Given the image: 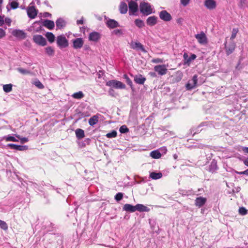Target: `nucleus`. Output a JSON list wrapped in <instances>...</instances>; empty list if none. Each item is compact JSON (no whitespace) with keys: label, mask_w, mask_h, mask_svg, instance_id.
<instances>
[{"label":"nucleus","mask_w":248,"mask_h":248,"mask_svg":"<svg viewBox=\"0 0 248 248\" xmlns=\"http://www.w3.org/2000/svg\"><path fill=\"white\" fill-rule=\"evenodd\" d=\"M36 25H38L39 26V27H38L37 29L36 30V31L37 32V31H40L41 27L39 25V24L38 23H37V22L34 23L33 24V26H35Z\"/></svg>","instance_id":"59"},{"label":"nucleus","mask_w":248,"mask_h":248,"mask_svg":"<svg viewBox=\"0 0 248 248\" xmlns=\"http://www.w3.org/2000/svg\"><path fill=\"white\" fill-rule=\"evenodd\" d=\"M114 90L112 89H110L108 90V93L110 95L113 96V93H114Z\"/></svg>","instance_id":"63"},{"label":"nucleus","mask_w":248,"mask_h":248,"mask_svg":"<svg viewBox=\"0 0 248 248\" xmlns=\"http://www.w3.org/2000/svg\"><path fill=\"white\" fill-rule=\"evenodd\" d=\"M17 70L19 72H20V73H22L23 74H26L29 73V72L28 70H27L25 69H23L22 68H18L17 69Z\"/></svg>","instance_id":"53"},{"label":"nucleus","mask_w":248,"mask_h":248,"mask_svg":"<svg viewBox=\"0 0 248 248\" xmlns=\"http://www.w3.org/2000/svg\"><path fill=\"white\" fill-rule=\"evenodd\" d=\"M9 4L10 5V9L9 8L8 5L7 6L6 8L8 10V11H10L11 9H16L18 7V3L15 1H13L9 3Z\"/></svg>","instance_id":"33"},{"label":"nucleus","mask_w":248,"mask_h":248,"mask_svg":"<svg viewBox=\"0 0 248 248\" xmlns=\"http://www.w3.org/2000/svg\"><path fill=\"white\" fill-rule=\"evenodd\" d=\"M218 169L217 162L215 160H213L209 166L208 170L212 173L215 172Z\"/></svg>","instance_id":"23"},{"label":"nucleus","mask_w":248,"mask_h":248,"mask_svg":"<svg viewBox=\"0 0 248 248\" xmlns=\"http://www.w3.org/2000/svg\"><path fill=\"white\" fill-rule=\"evenodd\" d=\"M107 86L114 88L118 89H124L125 88V85L122 82L115 79L110 80L106 82Z\"/></svg>","instance_id":"1"},{"label":"nucleus","mask_w":248,"mask_h":248,"mask_svg":"<svg viewBox=\"0 0 248 248\" xmlns=\"http://www.w3.org/2000/svg\"><path fill=\"white\" fill-rule=\"evenodd\" d=\"M206 201L207 199L206 198L199 197L196 199L195 201V204L196 206L201 207L206 203Z\"/></svg>","instance_id":"18"},{"label":"nucleus","mask_w":248,"mask_h":248,"mask_svg":"<svg viewBox=\"0 0 248 248\" xmlns=\"http://www.w3.org/2000/svg\"><path fill=\"white\" fill-rule=\"evenodd\" d=\"M190 0H180V2L183 6H186L189 3Z\"/></svg>","instance_id":"54"},{"label":"nucleus","mask_w":248,"mask_h":248,"mask_svg":"<svg viewBox=\"0 0 248 248\" xmlns=\"http://www.w3.org/2000/svg\"><path fill=\"white\" fill-rule=\"evenodd\" d=\"M46 54L49 57L54 55L55 50L52 46H48L45 48Z\"/></svg>","instance_id":"28"},{"label":"nucleus","mask_w":248,"mask_h":248,"mask_svg":"<svg viewBox=\"0 0 248 248\" xmlns=\"http://www.w3.org/2000/svg\"><path fill=\"white\" fill-rule=\"evenodd\" d=\"M123 78H124L125 79V81H126V82L127 83V84L128 85H129L130 86L131 88L132 89H133V83H132L131 80L129 78L128 76L126 74H124L123 76Z\"/></svg>","instance_id":"39"},{"label":"nucleus","mask_w":248,"mask_h":248,"mask_svg":"<svg viewBox=\"0 0 248 248\" xmlns=\"http://www.w3.org/2000/svg\"><path fill=\"white\" fill-rule=\"evenodd\" d=\"M134 80L137 84L143 85L146 80V78L141 75H138L134 77Z\"/></svg>","instance_id":"19"},{"label":"nucleus","mask_w":248,"mask_h":248,"mask_svg":"<svg viewBox=\"0 0 248 248\" xmlns=\"http://www.w3.org/2000/svg\"><path fill=\"white\" fill-rule=\"evenodd\" d=\"M238 31V29L237 28H233L232 30V35L231 36V39L233 40L236 36V34Z\"/></svg>","instance_id":"41"},{"label":"nucleus","mask_w":248,"mask_h":248,"mask_svg":"<svg viewBox=\"0 0 248 248\" xmlns=\"http://www.w3.org/2000/svg\"><path fill=\"white\" fill-rule=\"evenodd\" d=\"M243 163L246 166L248 167V157L243 160Z\"/></svg>","instance_id":"62"},{"label":"nucleus","mask_w":248,"mask_h":248,"mask_svg":"<svg viewBox=\"0 0 248 248\" xmlns=\"http://www.w3.org/2000/svg\"><path fill=\"white\" fill-rule=\"evenodd\" d=\"M167 66L168 65L165 64L157 65L154 67V69L159 76H163L168 72Z\"/></svg>","instance_id":"5"},{"label":"nucleus","mask_w":248,"mask_h":248,"mask_svg":"<svg viewBox=\"0 0 248 248\" xmlns=\"http://www.w3.org/2000/svg\"><path fill=\"white\" fill-rule=\"evenodd\" d=\"M32 4L33 2H31L27 10L28 16L31 19L34 18L37 14V11Z\"/></svg>","instance_id":"8"},{"label":"nucleus","mask_w":248,"mask_h":248,"mask_svg":"<svg viewBox=\"0 0 248 248\" xmlns=\"http://www.w3.org/2000/svg\"><path fill=\"white\" fill-rule=\"evenodd\" d=\"M12 84H5L3 85V90L5 93H9L12 90Z\"/></svg>","instance_id":"35"},{"label":"nucleus","mask_w":248,"mask_h":248,"mask_svg":"<svg viewBox=\"0 0 248 248\" xmlns=\"http://www.w3.org/2000/svg\"><path fill=\"white\" fill-rule=\"evenodd\" d=\"M123 197V194L121 192H119L116 194L115 196V200L117 201H121Z\"/></svg>","instance_id":"45"},{"label":"nucleus","mask_w":248,"mask_h":248,"mask_svg":"<svg viewBox=\"0 0 248 248\" xmlns=\"http://www.w3.org/2000/svg\"><path fill=\"white\" fill-rule=\"evenodd\" d=\"M43 25L49 30H52L55 27V23L52 20L46 19L44 21Z\"/></svg>","instance_id":"22"},{"label":"nucleus","mask_w":248,"mask_h":248,"mask_svg":"<svg viewBox=\"0 0 248 248\" xmlns=\"http://www.w3.org/2000/svg\"><path fill=\"white\" fill-rule=\"evenodd\" d=\"M77 23L78 25H82L83 24V18H81L79 20H77Z\"/></svg>","instance_id":"61"},{"label":"nucleus","mask_w":248,"mask_h":248,"mask_svg":"<svg viewBox=\"0 0 248 248\" xmlns=\"http://www.w3.org/2000/svg\"><path fill=\"white\" fill-rule=\"evenodd\" d=\"M239 213L241 215H245L247 214V210L245 208L242 207L239 208Z\"/></svg>","instance_id":"48"},{"label":"nucleus","mask_w":248,"mask_h":248,"mask_svg":"<svg viewBox=\"0 0 248 248\" xmlns=\"http://www.w3.org/2000/svg\"><path fill=\"white\" fill-rule=\"evenodd\" d=\"M164 62L163 59L155 58L152 60L151 62L154 63H163Z\"/></svg>","instance_id":"46"},{"label":"nucleus","mask_w":248,"mask_h":248,"mask_svg":"<svg viewBox=\"0 0 248 248\" xmlns=\"http://www.w3.org/2000/svg\"><path fill=\"white\" fill-rule=\"evenodd\" d=\"M20 141L22 143H25L28 141V139L27 138H22L20 139Z\"/></svg>","instance_id":"60"},{"label":"nucleus","mask_w":248,"mask_h":248,"mask_svg":"<svg viewBox=\"0 0 248 248\" xmlns=\"http://www.w3.org/2000/svg\"><path fill=\"white\" fill-rule=\"evenodd\" d=\"M205 6L209 10H213L216 7V2L214 0H205Z\"/></svg>","instance_id":"17"},{"label":"nucleus","mask_w":248,"mask_h":248,"mask_svg":"<svg viewBox=\"0 0 248 248\" xmlns=\"http://www.w3.org/2000/svg\"><path fill=\"white\" fill-rule=\"evenodd\" d=\"M123 210L129 212L131 213H133L136 211V205L133 206L130 204H125L123 206Z\"/></svg>","instance_id":"20"},{"label":"nucleus","mask_w":248,"mask_h":248,"mask_svg":"<svg viewBox=\"0 0 248 248\" xmlns=\"http://www.w3.org/2000/svg\"><path fill=\"white\" fill-rule=\"evenodd\" d=\"M140 12L144 15H149L152 13L151 6L147 2H141L140 5Z\"/></svg>","instance_id":"3"},{"label":"nucleus","mask_w":248,"mask_h":248,"mask_svg":"<svg viewBox=\"0 0 248 248\" xmlns=\"http://www.w3.org/2000/svg\"><path fill=\"white\" fill-rule=\"evenodd\" d=\"M98 121V117L97 115H94L89 120V124L90 125L93 126L96 124Z\"/></svg>","instance_id":"30"},{"label":"nucleus","mask_w":248,"mask_h":248,"mask_svg":"<svg viewBox=\"0 0 248 248\" xmlns=\"http://www.w3.org/2000/svg\"><path fill=\"white\" fill-rule=\"evenodd\" d=\"M6 35L5 31L2 28H0V39L4 37Z\"/></svg>","instance_id":"52"},{"label":"nucleus","mask_w":248,"mask_h":248,"mask_svg":"<svg viewBox=\"0 0 248 248\" xmlns=\"http://www.w3.org/2000/svg\"><path fill=\"white\" fill-rule=\"evenodd\" d=\"M34 84L39 89H43L44 88V86L39 80L35 81Z\"/></svg>","instance_id":"47"},{"label":"nucleus","mask_w":248,"mask_h":248,"mask_svg":"<svg viewBox=\"0 0 248 248\" xmlns=\"http://www.w3.org/2000/svg\"><path fill=\"white\" fill-rule=\"evenodd\" d=\"M195 37L198 42L201 45H205L208 43V39L205 33L202 31L199 33L195 35Z\"/></svg>","instance_id":"4"},{"label":"nucleus","mask_w":248,"mask_h":248,"mask_svg":"<svg viewBox=\"0 0 248 248\" xmlns=\"http://www.w3.org/2000/svg\"><path fill=\"white\" fill-rule=\"evenodd\" d=\"M157 17L155 16L149 17L147 19V24L149 26H154L156 24Z\"/></svg>","instance_id":"25"},{"label":"nucleus","mask_w":248,"mask_h":248,"mask_svg":"<svg viewBox=\"0 0 248 248\" xmlns=\"http://www.w3.org/2000/svg\"><path fill=\"white\" fill-rule=\"evenodd\" d=\"M76 137L78 139H81L85 137L84 131L81 129L78 128L75 131Z\"/></svg>","instance_id":"27"},{"label":"nucleus","mask_w":248,"mask_h":248,"mask_svg":"<svg viewBox=\"0 0 248 248\" xmlns=\"http://www.w3.org/2000/svg\"><path fill=\"white\" fill-rule=\"evenodd\" d=\"M135 24L138 27L140 28L143 27L145 25L144 22L140 19H136L135 20Z\"/></svg>","instance_id":"37"},{"label":"nucleus","mask_w":248,"mask_h":248,"mask_svg":"<svg viewBox=\"0 0 248 248\" xmlns=\"http://www.w3.org/2000/svg\"><path fill=\"white\" fill-rule=\"evenodd\" d=\"M0 227L4 230H6L8 229L6 223L1 220H0Z\"/></svg>","instance_id":"42"},{"label":"nucleus","mask_w":248,"mask_h":248,"mask_svg":"<svg viewBox=\"0 0 248 248\" xmlns=\"http://www.w3.org/2000/svg\"><path fill=\"white\" fill-rule=\"evenodd\" d=\"M4 16H0V26H2L4 24Z\"/></svg>","instance_id":"57"},{"label":"nucleus","mask_w":248,"mask_h":248,"mask_svg":"<svg viewBox=\"0 0 248 248\" xmlns=\"http://www.w3.org/2000/svg\"><path fill=\"white\" fill-rule=\"evenodd\" d=\"M150 156L155 159H158L161 157V155L160 153L157 150H154L150 153Z\"/></svg>","instance_id":"31"},{"label":"nucleus","mask_w":248,"mask_h":248,"mask_svg":"<svg viewBox=\"0 0 248 248\" xmlns=\"http://www.w3.org/2000/svg\"><path fill=\"white\" fill-rule=\"evenodd\" d=\"M196 55L194 54H191L190 56L189 57L187 53H184L183 55L184 64L189 65L191 62L194 61L196 58Z\"/></svg>","instance_id":"10"},{"label":"nucleus","mask_w":248,"mask_h":248,"mask_svg":"<svg viewBox=\"0 0 248 248\" xmlns=\"http://www.w3.org/2000/svg\"><path fill=\"white\" fill-rule=\"evenodd\" d=\"M117 132L115 130H113L111 132L108 133L106 135V137L108 138H113L117 136Z\"/></svg>","instance_id":"40"},{"label":"nucleus","mask_w":248,"mask_h":248,"mask_svg":"<svg viewBox=\"0 0 248 248\" xmlns=\"http://www.w3.org/2000/svg\"><path fill=\"white\" fill-rule=\"evenodd\" d=\"M120 12L122 14H126L127 11V5L126 3L121 2L119 6Z\"/></svg>","instance_id":"26"},{"label":"nucleus","mask_w":248,"mask_h":248,"mask_svg":"<svg viewBox=\"0 0 248 248\" xmlns=\"http://www.w3.org/2000/svg\"><path fill=\"white\" fill-rule=\"evenodd\" d=\"M33 41L37 45L45 46L46 45V41L45 38L41 35H35L33 36Z\"/></svg>","instance_id":"7"},{"label":"nucleus","mask_w":248,"mask_h":248,"mask_svg":"<svg viewBox=\"0 0 248 248\" xmlns=\"http://www.w3.org/2000/svg\"><path fill=\"white\" fill-rule=\"evenodd\" d=\"M3 139L5 140L6 141L17 142L18 141L15 137L10 135L4 137Z\"/></svg>","instance_id":"36"},{"label":"nucleus","mask_w":248,"mask_h":248,"mask_svg":"<svg viewBox=\"0 0 248 248\" xmlns=\"http://www.w3.org/2000/svg\"><path fill=\"white\" fill-rule=\"evenodd\" d=\"M234 49V45H232L230 48L226 47V52L228 55L230 54Z\"/></svg>","instance_id":"49"},{"label":"nucleus","mask_w":248,"mask_h":248,"mask_svg":"<svg viewBox=\"0 0 248 248\" xmlns=\"http://www.w3.org/2000/svg\"><path fill=\"white\" fill-rule=\"evenodd\" d=\"M246 2V0H240V6H242L243 4H245Z\"/></svg>","instance_id":"64"},{"label":"nucleus","mask_w":248,"mask_h":248,"mask_svg":"<svg viewBox=\"0 0 248 248\" xmlns=\"http://www.w3.org/2000/svg\"><path fill=\"white\" fill-rule=\"evenodd\" d=\"M28 149V146L26 145H16V150L24 151Z\"/></svg>","instance_id":"43"},{"label":"nucleus","mask_w":248,"mask_h":248,"mask_svg":"<svg viewBox=\"0 0 248 248\" xmlns=\"http://www.w3.org/2000/svg\"><path fill=\"white\" fill-rule=\"evenodd\" d=\"M159 16L161 19L165 21H170L172 19L170 14L166 10L159 12Z\"/></svg>","instance_id":"12"},{"label":"nucleus","mask_w":248,"mask_h":248,"mask_svg":"<svg viewBox=\"0 0 248 248\" xmlns=\"http://www.w3.org/2000/svg\"><path fill=\"white\" fill-rule=\"evenodd\" d=\"M46 37L50 43H53L55 40V36L52 32H47L46 34Z\"/></svg>","instance_id":"34"},{"label":"nucleus","mask_w":248,"mask_h":248,"mask_svg":"<svg viewBox=\"0 0 248 248\" xmlns=\"http://www.w3.org/2000/svg\"><path fill=\"white\" fill-rule=\"evenodd\" d=\"M84 44V41L81 38H78L73 40V46L75 49L81 48Z\"/></svg>","instance_id":"13"},{"label":"nucleus","mask_w":248,"mask_h":248,"mask_svg":"<svg viewBox=\"0 0 248 248\" xmlns=\"http://www.w3.org/2000/svg\"><path fill=\"white\" fill-rule=\"evenodd\" d=\"M12 34L13 36L20 39H24L26 37V34L23 31L19 30H14L13 31Z\"/></svg>","instance_id":"14"},{"label":"nucleus","mask_w":248,"mask_h":248,"mask_svg":"<svg viewBox=\"0 0 248 248\" xmlns=\"http://www.w3.org/2000/svg\"><path fill=\"white\" fill-rule=\"evenodd\" d=\"M208 125V123L205 122H203L202 123H201L198 127H197L195 130V131L194 132V133H193V135L197 133H199L201 131H202V129H200V127H202V126H207Z\"/></svg>","instance_id":"38"},{"label":"nucleus","mask_w":248,"mask_h":248,"mask_svg":"<svg viewBox=\"0 0 248 248\" xmlns=\"http://www.w3.org/2000/svg\"><path fill=\"white\" fill-rule=\"evenodd\" d=\"M150 208L142 204H137L136 205V211L140 212H149Z\"/></svg>","instance_id":"21"},{"label":"nucleus","mask_w":248,"mask_h":248,"mask_svg":"<svg viewBox=\"0 0 248 248\" xmlns=\"http://www.w3.org/2000/svg\"><path fill=\"white\" fill-rule=\"evenodd\" d=\"M101 37L100 34L96 31L91 32L89 35V40L91 41L97 42Z\"/></svg>","instance_id":"15"},{"label":"nucleus","mask_w":248,"mask_h":248,"mask_svg":"<svg viewBox=\"0 0 248 248\" xmlns=\"http://www.w3.org/2000/svg\"><path fill=\"white\" fill-rule=\"evenodd\" d=\"M106 23L107 27L110 29H114L120 26L118 22L114 19H109L107 20Z\"/></svg>","instance_id":"16"},{"label":"nucleus","mask_w":248,"mask_h":248,"mask_svg":"<svg viewBox=\"0 0 248 248\" xmlns=\"http://www.w3.org/2000/svg\"><path fill=\"white\" fill-rule=\"evenodd\" d=\"M130 47L136 50H140L146 52L143 46L140 42L132 41L130 44Z\"/></svg>","instance_id":"9"},{"label":"nucleus","mask_w":248,"mask_h":248,"mask_svg":"<svg viewBox=\"0 0 248 248\" xmlns=\"http://www.w3.org/2000/svg\"><path fill=\"white\" fill-rule=\"evenodd\" d=\"M57 29H60L64 27L66 25V22L62 18L58 19L56 21Z\"/></svg>","instance_id":"24"},{"label":"nucleus","mask_w":248,"mask_h":248,"mask_svg":"<svg viewBox=\"0 0 248 248\" xmlns=\"http://www.w3.org/2000/svg\"><path fill=\"white\" fill-rule=\"evenodd\" d=\"M162 177V174L161 172H152L150 174V177L154 180H157Z\"/></svg>","instance_id":"29"},{"label":"nucleus","mask_w":248,"mask_h":248,"mask_svg":"<svg viewBox=\"0 0 248 248\" xmlns=\"http://www.w3.org/2000/svg\"><path fill=\"white\" fill-rule=\"evenodd\" d=\"M198 81L197 76H193L191 80L188 81L186 85V88L187 90H191L196 87Z\"/></svg>","instance_id":"11"},{"label":"nucleus","mask_w":248,"mask_h":248,"mask_svg":"<svg viewBox=\"0 0 248 248\" xmlns=\"http://www.w3.org/2000/svg\"><path fill=\"white\" fill-rule=\"evenodd\" d=\"M72 97L75 99H80L84 97V94L82 91H79L73 93Z\"/></svg>","instance_id":"32"},{"label":"nucleus","mask_w":248,"mask_h":248,"mask_svg":"<svg viewBox=\"0 0 248 248\" xmlns=\"http://www.w3.org/2000/svg\"><path fill=\"white\" fill-rule=\"evenodd\" d=\"M129 14L130 15H134L138 10V3L133 0H131L128 3Z\"/></svg>","instance_id":"6"},{"label":"nucleus","mask_w":248,"mask_h":248,"mask_svg":"<svg viewBox=\"0 0 248 248\" xmlns=\"http://www.w3.org/2000/svg\"><path fill=\"white\" fill-rule=\"evenodd\" d=\"M112 33L117 35H120L123 34V31L121 29H116L112 31Z\"/></svg>","instance_id":"51"},{"label":"nucleus","mask_w":248,"mask_h":248,"mask_svg":"<svg viewBox=\"0 0 248 248\" xmlns=\"http://www.w3.org/2000/svg\"><path fill=\"white\" fill-rule=\"evenodd\" d=\"M238 151H239L240 152H243L245 153L248 154V147L240 146L239 147V148L238 149Z\"/></svg>","instance_id":"50"},{"label":"nucleus","mask_w":248,"mask_h":248,"mask_svg":"<svg viewBox=\"0 0 248 248\" xmlns=\"http://www.w3.org/2000/svg\"><path fill=\"white\" fill-rule=\"evenodd\" d=\"M56 43L58 47L64 48L68 46V41L64 35H60L57 37Z\"/></svg>","instance_id":"2"},{"label":"nucleus","mask_w":248,"mask_h":248,"mask_svg":"<svg viewBox=\"0 0 248 248\" xmlns=\"http://www.w3.org/2000/svg\"><path fill=\"white\" fill-rule=\"evenodd\" d=\"M184 21V19L183 18H179L177 19L176 22L178 24L181 25Z\"/></svg>","instance_id":"58"},{"label":"nucleus","mask_w":248,"mask_h":248,"mask_svg":"<svg viewBox=\"0 0 248 248\" xmlns=\"http://www.w3.org/2000/svg\"><path fill=\"white\" fill-rule=\"evenodd\" d=\"M119 131L121 133H125L128 131V129L126 125H123L120 127Z\"/></svg>","instance_id":"44"},{"label":"nucleus","mask_w":248,"mask_h":248,"mask_svg":"<svg viewBox=\"0 0 248 248\" xmlns=\"http://www.w3.org/2000/svg\"><path fill=\"white\" fill-rule=\"evenodd\" d=\"M16 145H17L15 144L9 143L7 144V146L10 148L11 149L16 150Z\"/></svg>","instance_id":"56"},{"label":"nucleus","mask_w":248,"mask_h":248,"mask_svg":"<svg viewBox=\"0 0 248 248\" xmlns=\"http://www.w3.org/2000/svg\"><path fill=\"white\" fill-rule=\"evenodd\" d=\"M4 22L8 26L11 25L12 20L9 17H6L4 19Z\"/></svg>","instance_id":"55"}]
</instances>
